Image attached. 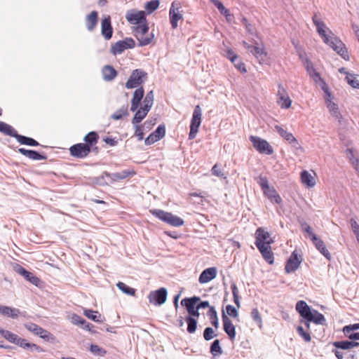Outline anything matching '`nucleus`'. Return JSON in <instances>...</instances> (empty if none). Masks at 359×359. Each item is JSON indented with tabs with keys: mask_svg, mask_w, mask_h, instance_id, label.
<instances>
[{
	"mask_svg": "<svg viewBox=\"0 0 359 359\" xmlns=\"http://www.w3.org/2000/svg\"><path fill=\"white\" fill-rule=\"evenodd\" d=\"M313 22L316 26L318 33L323 39V41L328 44L344 60H348L349 56L343 42L339 38L334 36V34H332V36H328L326 34V25L320 19L317 18L316 14H315L313 17Z\"/></svg>",
	"mask_w": 359,
	"mask_h": 359,
	"instance_id": "f257e3e1",
	"label": "nucleus"
},
{
	"mask_svg": "<svg viewBox=\"0 0 359 359\" xmlns=\"http://www.w3.org/2000/svg\"><path fill=\"white\" fill-rule=\"evenodd\" d=\"M296 310L304 320L300 322L304 323L307 331L310 330V323L317 325H325L326 319L325 316L317 310L311 309L304 301H298L296 304Z\"/></svg>",
	"mask_w": 359,
	"mask_h": 359,
	"instance_id": "f03ea898",
	"label": "nucleus"
},
{
	"mask_svg": "<svg viewBox=\"0 0 359 359\" xmlns=\"http://www.w3.org/2000/svg\"><path fill=\"white\" fill-rule=\"evenodd\" d=\"M150 212L156 217L173 226H181L184 223L182 218L171 212L158 209L151 210Z\"/></svg>",
	"mask_w": 359,
	"mask_h": 359,
	"instance_id": "7ed1b4c3",
	"label": "nucleus"
},
{
	"mask_svg": "<svg viewBox=\"0 0 359 359\" xmlns=\"http://www.w3.org/2000/svg\"><path fill=\"white\" fill-rule=\"evenodd\" d=\"M147 79V73L141 69H136L131 72L128 80L126 83L128 89L135 88L142 85Z\"/></svg>",
	"mask_w": 359,
	"mask_h": 359,
	"instance_id": "20e7f679",
	"label": "nucleus"
},
{
	"mask_svg": "<svg viewBox=\"0 0 359 359\" xmlns=\"http://www.w3.org/2000/svg\"><path fill=\"white\" fill-rule=\"evenodd\" d=\"M201 298L198 296L184 298L181 301V305L184 306L189 313L188 316L198 318L200 316L199 309L197 303L199 302Z\"/></svg>",
	"mask_w": 359,
	"mask_h": 359,
	"instance_id": "39448f33",
	"label": "nucleus"
},
{
	"mask_svg": "<svg viewBox=\"0 0 359 359\" xmlns=\"http://www.w3.org/2000/svg\"><path fill=\"white\" fill-rule=\"evenodd\" d=\"M250 140L253 144V147L261 154L271 155L273 153V147L269 143L259 137L250 136Z\"/></svg>",
	"mask_w": 359,
	"mask_h": 359,
	"instance_id": "423d86ee",
	"label": "nucleus"
},
{
	"mask_svg": "<svg viewBox=\"0 0 359 359\" xmlns=\"http://www.w3.org/2000/svg\"><path fill=\"white\" fill-rule=\"evenodd\" d=\"M244 47L248 49L259 61L260 64H264L267 62V53L264 50L263 46L262 47L255 45H250L245 41L243 42Z\"/></svg>",
	"mask_w": 359,
	"mask_h": 359,
	"instance_id": "0eeeda50",
	"label": "nucleus"
},
{
	"mask_svg": "<svg viewBox=\"0 0 359 359\" xmlns=\"http://www.w3.org/2000/svg\"><path fill=\"white\" fill-rule=\"evenodd\" d=\"M244 47L248 49L259 61L260 64H264L267 62V53L264 50L263 46L262 47L255 45H250L245 41L243 42Z\"/></svg>",
	"mask_w": 359,
	"mask_h": 359,
	"instance_id": "6e6552de",
	"label": "nucleus"
},
{
	"mask_svg": "<svg viewBox=\"0 0 359 359\" xmlns=\"http://www.w3.org/2000/svg\"><path fill=\"white\" fill-rule=\"evenodd\" d=\"M180 4L175 1L171 4L169 16L172 29H176L178 27V21L183 19L182 11H180Z\"/></svg>",
	"mask_w": 359,
	"mask_h": 359,
	"instance_id": "1a4fd4ad",
	"label": "nucleus"
},
{
	"mask_svg": "<svg viewBox=\"0 0 359 359\" xmlns=\"http://www.w3.org/2000/svg\"><path fill=\"white\" fill-rule=\"evenodd\" d=\"M167 290L164 287L151 291L149 295L148 299L150 303L154 304L155 305H161L164 304L167 299Z\"/></svg>",
	"mask_w": 359,
	"mask_h": 359,
	"instance_id": "9d476101",
	"label": "nucleus"
},
{
	"mask_svg": "<svg viewBox=\"0 0 359 359\" xmlns=\"http://www.w3.org/2000/svg\"><path fill=\"white\" fill-rule=\"evenodd\" d=\"M135 47V41L131 38L116 42L111 48V53L114 55L121 54L126 49Z\"/></svg>",
	"mask_w": 359,
	"mask_h": 359,
	"instance_id": "9b49d317",
	"label": "nucleus"
},
{
	"mask_svg": "<svg viewBox=\"0 0 359 359\" xmlns=\"http://www.w3.org/2000/svg\"><path fill=\"white\" fill-rule=\"evenodd\" d=\"M70 154L72 156L82 158L87 156L91 151L88 145L83 143H79L72 146L69 149Z\"/></svg>",
	"mask_w": 359,
	"mask_h": 359,
	"instance_id": "f8f14e48",
	"label": "nucleus"
},
{
	"mask_svg": "<svg viewBox=\"0 0 359 359\" xmlns=\"http://www.w3.org/2000/svg\"><path fill=\"white\" fill-rule=\"evenodd\" d=\"M302 259L298 257L296 251L292 252L290 258L287 259L285 270L287 273L295 271L299 266Z\"/></svg>",
	"mask_w": 359,
	"mask_h": 359,
	"instance_id": "ddd939ff",
	"label": "nucleus"
},
{
	"mask_svg": "<svg viewBox=\"0 0 359 359\" xmlns=\"http://www.w3.org/2000/svg\"><path fill=\"white\" fill-rule=\"evenodd\" d=\"M223 328L230 340L233 341L236 337V328L231 319L223 312L222 313Z\"/></svg>",
	"mask_w": 359,
	"mask_h": 359,
	"instance_id": "4468645a",
	"label": "nucleus"
},
{
	"mask_svg": "<svg viewBox=\"0 0 359 359\" xmlns=\"http://www.w3.org/2000/svg\"><path fill=\"white\" fill-rule=\"evenodd\" d=\"M256 241L255 245H262V244H271L273 241L269 238V233L262 228H258L255 233Z\"/></svg>",
	"mask_w": 359,
	"mask_h": 359,
	"instance_id": "2eb2a0df",
	"label": "nucleus"
},
{
	"mask_svg": "<svg viewBox=\"0 0 359 359\" xmlns=\"http://www.w3.org/2000/svg\"><path fill=\"white\" fill-rule=\"evenodd\" d=\"M126 19L131 24L137 25L141 22H146V17L144 11L128 12Z\"/></svg>",
	"mask_w": 359,
	"mask_h": 359,
	"instance_id": "dca6fc26",
	"label": "nucleus"
},
{
	"mask_svg": "<svg viewBox=\"0 0 359 359\" xmlns=\"http://www.w3.org/2000/svg\"><path fill=\"white\" fill-rule=\"evenodd\" d=\"M217 276V269L215 267H210L200 274L198 281L201 284L207 283L213 280Z\"/></svg>",
	"mask_w": 359,
	"mask_h": 359,
	"instance_id": "f3484780",
	"label": "nucleus"
},
{
	"mask_svg": "<svg viewBox=\"0 0 359 359\" xmlns=\"http://www.w3.org/2000/svg\"><path fill=\"white\" fill-rule=\"evenodd\" d=\"M312 242L322 255H323L328 260L331 259V255L320 238L317 236V235H312Z\"/></svg>",
	"mask_w": 359,
	"mask_h": 359,
	"instance_id": "a211bd4d",
	"label": "nucleus"
},
{
	"mask_svg": "<svg viewBox=\"0 0 359 359\" xmlns=\"http://www.w3.org/2000/svg\"><path fill=\"white\" fill-rule=\"evenodd\" d=\"M144 95V90L142 87L137 88L134 93L131 100L130 110L135 111L139 107L141 100H142Z\"/></svg>",
	"mask_w": 359,
	"mask_h": 359,
	"instance_id": "6ab92c4d",
	"label": "nucleus"
},
{
	"mask_svg": "<svg viewBox=\"0 0 359 359\" xmlns=\"http://www.w3.org/2000/svg\"><path fill=\"white\" fill-rule=\"evenodd\" d=\"M270 245L271 244H262V245H258L257 248L265 261L269 264H272L273 263V253L271 251Z\"/></svg>",
	"mask_w": 359,
	"mask_h": 359,
	"instance_id": "aec40b11",
	"label": "nucleus"
},
{
	"mask_svg": "<svg viewBox=\"0 0 359 359\" xmlns=\"http://www.w3.org/2000/svg\"><path fill=\"white\" fill-rule=\"evenodd\" d=\"M15 271L25 277V278L27 280H29L32 284L37 285L40 282V280L39 278L35 276L32 273L27 271L25 268L21 266L20 265H17L15 267Z\"/></svg>",
	"mask_w": 359,
	"mask_h": 359,
	"instance_id": "412c9836",
	"label": "nucleus"
},
{
	"mask_svg": "<svg viewBox=\"0 0 359 359\" xmlns=\"http://www.w3.org/2000/svg\"><path fill=\"white\" fill-rule=\"evenodd\" d=\"M18 152L32 160L40 161L47 159V156L45 154H40L34 150L20 148L18 149Z\"/></svg>",
	"mask_w": 359,
	"mask_h": 359,
	"instance_id": "4be33fe9",
	"label": "nucleus"
},
{
	"mask_svg": "<svg viewBox=\"0 0 359 359\" xmlns=\"http://www.w3.org/2000/svg\"><path fill=\"white\" fill-rule=\"evenodd\" d=\"M113 34V29L111 25L110 16H107L102 20V34L105 39L109 40Z\"/></svg>",
	"mask_w": 359,
	"mask_h": 359,
	"instance_id": "5701e85b",
	"label": "nucleus"
},
{
	"mask_svg": "<svg viewBox=\"0 0 359 359\" xmlns=\"http://www.w3.org/2000/svg\"><path fill=\"white\" fill-rule=\"evenodd\" d=\"M86 26L89 32H93L98 22V13L95 11H93L90 14L86 17Z\"/></svg>",
	"mask_w": 359,
	"mask_h": 359,
	"instance_id": "b1692460",
	"label": "nucleus"
},
{
	"mask_svg": "<svg viewBox=\"0 0 359 359\" xmlns=\"http://www.w3.org/2000/svg\"><path fill=\"white\" fill-rule=\"evenodd\" d=\"M202 111L199 105L196 106L191 121L190 128H196L198 130V128L201 123Z\"/></svg>",
	"mask_w": 359,
	"mask_h": 359,
	"instance_id": "393cba45",
	"label": "nucleus"
},
{
	"mask_svg": "<svg viewBox=\"0 0 359 359\" xmlns=\"http://www.w3.org/2000/svg\"><path fill=\"white\" fill-rule=\"evenodd\" d=\"M0 313L4 316L17 318L20 311L18 309L0 305Z\"/></svg>",
	"mask_w": 359,
	"mask_h": 359,
	"instance_id": "a878e982",
	"label": "nucleus"
},
{
	"mask_svg": "<svg viewBox=\"0 0 359 359\" xmlns=\"http://www.w3.org/2000/svg\"><path fill=\"white\" fill-rule=\"evenodd\" d=\"M102 75L104 81H111L115 79L117 72L112 66L105 65L102 69Z\"/></svg>",
	"mask_w": 359,
	"mask_h": 359,
	"instance_id": "bb28decb",
	"label": "nucleus"
},
{
	"mask_svg": "<svg viewBox=\"0 0 359 359\" xmlns=\"http://www.w3.org/2000/svg\"><path fill=\"white\" fill-rule=\"evenodd\" d=\"M263 191L264 195L271 199L272 202L277 204L281 203L282 199L273 187H269L267 189L263 190Z\"/></svg>",
	"mask_w": 359,
	"mask_h": 359,
	"instance_id": "cd10ccee",
	"label": "nucleus"
},
{
	"mask_svg": "<svg viewBox=\"0 0 359 359\" xmlns=\"http://www.w3.org/2000/svg\"><path fill=\"white\" fill-rule=\"evenodd\" d=\"M334 347L343 350H348L359 346V343L351 341H338L333 343Z\"/></svg>",
	"mask_w": 359,
	"mask_h": 359,
	"instance_id": "c85d7f7f",
	"label": "nucleus"
},
{
	"mask_svg": "<svg viewBox=\"0 0 359 359\" xmlns=\"http://www.w3.org/2000/svg\"><path fill=\"white\" fill-rule=\"evenodd\" d=\"M99 139V135L96 132L92 131L88 133L84 137V141L86 143H83L85 145L88 146V149L93 147V145L96 144Z\"/></svg>",
	"mask_w": 359,
	"mask_h": 359,
	"instance_id": "c756f323",
	"label": "nucleus"
},
{
	"mask_svg": "<svg viewBox=\"0 0 359 359\" xmlns=\"http://www.w3.org/2000/svg\"><path fill=\"white\" fill-rule=\"evenodd\" d=\"M0 132L15 138L18 135V132L11 126L3 121H0Z\"/></svg>",
	"mask_w": 359,
	"mask_h": 359,
	"instance_id": "7c9ffc66",
	"label": "nucleus"
},
{
	"mask_svg": "<svg viewBox=\"0 0 359 359\" xmlns=\"http://www.w3.org/2000/svg\"><path fill=\"white\" fill-rule=\"evenodd\" d=\"M15 139L21 144L32 146V147H36V146L39 145V143L34 139L22 135H19L18 133Z\"/></svg>",
	"mask_w": 359,
	"mask_h": 359,
	"instance_id": "2f4dec72",
	"label": "nucleus"
},
{
	"mask_svg": "<svg viewBox=\"0 0 359 359\" xmlns=\"http://www.w3.org/2000/svg\"><path fill=\"white\" fill-rule=\"evenodd\" d=\"M275 129L276 132L288 142L296 141V138L293 136V135L283 129L281 126H276Z\"/></svg>",
	"mask_w": 359,
	"mask_h": 359,
	"instance_id": "473e14b6",
	"label": "nucleus"
},
{
	"mask_svg": "<svg viewBox=\"0 0 359 359\" xmlns=\"http://www.w3.org/2000/svg\"><path fill=\"white\" fill-rule=\"evenodd\" d=\"M198 318L192 316H187L185 321L187 323V332L190 334L194 333L197 328Z\"/></svg>",
	"mask_w": 359,
	"mask_h": 359,
	"instance_id": "72a5a7b5",
	"label": "nucleus"
},
{
	"mask_svg": "<svg viewBox=\"0 0 359 359\" xmlns=\"http://www.w3.org/2000/svg\"><path fill=\"white\" fill-rule=\"evenodd\" d=\"M149 31V27L146 22H141L140 24H137V26L135 27V36L137 38L142 35H145L147 34Z\"/></svg>",
	"mask_w": 359,
	"mask_h": 359,
	"instance_id": "f704fd0d",
	"label": "nucleus"
},
{
	"mask_svg": "<svg viewBox=\"0 0 359 359\" xmlns=\"http://www.w3.org/2000/svg\"><path fill=\"white\" fill-rule=\"evenodd\" d=\"M302 182L308 187H312L315 185V181L312 175L309 172L304 170L301 173Z\"/></svg>",
	"mask_w": 359,
	"mask_h": 359,
	"instance_id": "c9c22d12",
	"label": "nucleus"
},
{
	"mask_svg": "<svg viewBox=\"0 0 359 359\" xmlns=\"http://www.w3.org/2000/svg\"><path fill=\"white\" fill-rule=\"evenodd\" d=\"M210 352L213 357H217L222 353L223 351L220 346L219 339H215L213 341L210 348Z\"/></svg>",
	"mask_w": 359,
	"mask_h": 359,
	"instance_id": "e433bc0d",
	"label": "nucleus"
},
{
	"mask_svg": "<svg viewBox=\"0 0 359 359\" xmlns=\"http://www.w3.org/2000/svg\"><path fill=\"white\" fill-rule=\"evenodd\" d=\"M84 315L95 322H102V316L98 311L86 309L84 310Z\"/></svg>",
	"mask_w": 359,
	"mask_h": 359,
	"instance_id": "4c0bfd02",
	"label": "nucleus"
},
{
	"mask_svg": "<svg viewBox=\"0 0 359 359\" xmlns=\"http://www.w3.org/2000/svg\"><path fill=\"white\" fill-rule=\"evenodd\" d=\"M15 344L24 348H34V350H36L37 351H41V348L36 344L28 343L26 339H21L20 337H18Z\"/></svg>",
	"mask_w": 359,
	"mask_h": 359,
	"instance_id": "58836bf2",
	"label": "nucleus"
},
{
	"mask_svg": "<svg viewBox=\"0 0 359 359\" xmlns=\"http://www.w3.org/2000/svg\"><path fill=\"white\" fill-rule=\"evenodd\" d=\"M128 104L123 105L121 109L115 111L113 114H111V118L114 120H120L124 116L128 114Z\"/></svg>",
	"mask_w": 359,
	"mask_h": 359,
	"instance_id": "ea45409f",
	"label": "nucleus"
},
{
	"mask_svg": "<svg viewBox=\"0 0 359 359\" xmlns=\"http://www.w3.org/2000/svg\"><path fill=\"white\" fill-rule=\"evenodd\" d=\"M208 316H209L211 324L217 329L219 327V321L217 318V313L216 310L213 306H211L208 312Z\"/></svg>",
	"mask_w": 359,
	"mask_h": 359,
	"instance_id": "a19ab883",
	"label": "nucleus"
},
{
	"mask_svg": "<svg viewBox=\"0 0 359 359\" xmlns=\"http://www.w3.org/2000/svg\"><path fill=\"white\" fill-rule=\"evenodd\" d=\"M154 39V34L151 33L149 35H142L137 38V41H139V46H147L152 43Z\"/></svg>",
	"mask_w": 359,
	"mask_h": 359,
	"instance_id": "79ce46f5",
	"label": "nucleus"
},
{
	"mask_svg": "<svg viewBox=\"0 0 359 359\" xmlns=\"http://www.w3.org/2000/svg\"><path fill=\"white\" fill-rule=\"evenodd\" d=\"M116 286L120 290H121L123 293H125L126 294H128L130 296H134L135 294L136 290L134 288H132V287L128 286L124 283L118 282L116 284Z\"/></svg>",
	"mask_w": 359,
	"mask_h": 359,
	"instance_id": "37998d69",
	"label": "nucleus"
},
{
	"mask_svg": "<svg viewBox=\"0 0 359 359\" xmlns=\"http://www.w3.org/2000/svg\"><path fill=\"white\" fill-rule=\"evenodd\" d=\"M327 108L329 109V110H330V113L332 114V115L334 118L338 119L339 121H340L341 119L342 118V116L341 115L340 112L339 111L337 105L335 103L330 102L327 104Z\"/></svg>",
	"mask_w": 359,
	"mask_h": 359,
	"instance_id": "c03bdc74",
	"label": "nucleus"
},
{
	"mask_svg": "<svg viewBox=\"0 0 359 359\" xmlns=\"http://www.w3.org/2000/svg\"><path fill=\"white\" fill-rule=\"evenodd\" d=\"M1 334L6 339H7L10 342H12V343H14V344L16 343V341H17V340L18 339V335L12 333L11 332H10L8 330H1Z\"/></svg>",
	"mask_w": 359,
	"mask_h": 359,
	"instance_id": "a18cd8bd",
	"label": "nucleus"
},
{
	"mask_svg": "<svg viewBox=\"0 0 359 359\" xmlns=\"http://www.w3.org/2000/svg\"><path fill=\"white\" fill-rule=\"evenodd\" d=\"M277 102L281 108L288 109L291 106L292 100L288 95H285L278 98Z\"/></svg>",
	"mask_w": 359,
	"mask_h": 359,
	"instance_id": "49530a36",
	"label": "nucleus"
},
{
	"mask_svg": "<svg viewBox=\"0 0 359 359\" xmlns=\"http://www.w3.org/2000/svg\"><path fill=\"white\" fill-rule=\"evenodd\" d=\"M233 297V302L236 304V305L238 306V308H240L241 306V302H240V297L238 295V289L236 286V285L233 283L231 285Z\"/></svg>",
	"mask_w": 359,
	"mask_h": 359,
	"instance_id": "de8ad7c7",
	"label": "nucleus"
},
{
	"mask_svg": "<svg viewBox=\"0 0 359 359\" xmlns=\"http://www.w3.org/2000/svg\"><path fill=\"white\" fill-rule=\"evenodd\" d=\"M159 4V0H152L148 1L145 5V9L147 11L148 13H151L158 8Z\"/></svg>",
	"mask_w": 359,
	"mask_h": 359,
	"instance_id": "09e8293b",
	"label": "nucleus"
},
{
	"mask_svg": "<svg viewBox=\"0 0 359 359\" xmlns=\"http://www.w3.org/2000/svg\"><path fill=\"white\" fill-rule=\"evenodd\" d=\"M251 317L252 320L259 326L262 327V320L259 311L257 308H255L251 311Z\"/></svg>",
	"mask_w": 359,
	"mask_h": 359,
	"instance_id": "8fccbe9b",
	"label": "nucleus"
},
{
	"mask_svg": "<svg viewBox=\"0 0 359 359\" xmlns=\"http://www.w3.org/2000/svg\"><path fill=\"white\" fill-rule=\"evenodd\" d=\"M152 134L156 137L158 140H160L165 136V128L164 125H159Z\"/></svg>",
	"mask_w": 359,
	"mask_h": 359,
	"instance_id": "3c124183",
	"label": "nucleus"
},
{
	"mask_svg": "<svg viewBox=\"0 0 359 359\" xmlns=\"http://www.w3.org/2000/svg\"><path fill=\"white\" fill-rule=\"evenodd\" d=\"M147 116V114H144V112L142 111L140 109L137 110L132 120V123L134 125H137L139 123H140L144 117Z\"/></svg>",
	"mask_w": 359,
	"mask_h": 359,
	"instance_id": "603ef678",
	"label": "nucleus"
},
{
	"mask_svg": "<svg viewBox=\"0 0 359 359\" xmlns=\"http://www.w3.org/2000/svg\"><path fill=\"white\" fill-rule=\"evenodd\" d=\"M217 334H215V331L210 327H206L203 331V338L206 341H210Z\"/></svg>",
	"mask_w": 359,
	"mask_h": 359,
	"instance_id": "864d4df0",
	"label": "nucleus"
},
{
	"mask_svg": "<svg viewBox=\"0 0 359 359\" xmlns=\"http://www.w3.org/2000/svg\"><path fill=\"white\" fill-rule=\"evenodd\" d=\"M38 336H39L41 338L49 341L50 339H53V334L49 332L48 331L43 329L40 327L39 332H37Z\"/></svg>",
	"mask_w": 359,
	"mask_h": 359,
	"instance_id": "5fc2aeb1",
	"label": "nucleus"
},
{
	"mask_svg": "<svg viewBox=\"0 0 359 359\" xmlns=\"http://www.w3.org/2000/svg\"><path fill=\"white\" fill-rule=\"evenodd\" d=\"M297 332L304 339L305 341H311V337L310 336V334L308 332H306L302 326H298L297 327Z\"/></svg>",
	"mask_w": 359,
	"mask_h": 359,
	"instance_id": "6e6d98bb",
	"label": "nucleus"
},
{
	"mask_svg": "<svg viewBox=\"0 0 359 359\" xmlns=\"http://www.w3.org/2000/svg\"><path fill=\"white\" fill-rule=\"evenodd\" d=\"M348 83L354 88H359V81L353 75L348 74L346 77Z\"/></svg>",
	"mask_w": 359,
	"mask_h": 359,
	"instance_id": "4d7b16f0",
	"label": "nucleus"
},
{
	"mask_svg": "<svg viewBox=\"0 0 359 359\" xmlns=\"http://www.w3.org/2000/svg\"><path fill=\"white\" fill-rule=\"evenodd\" d=\"M70 319L71 322L74 325H83L86 323V320L76 313H73Z\"/></svg>",
	"mask_w": 359,
	"mask_h": 359,
	"instance_id": "13d9d810",
	"label": "nucleus"
},
{
	"mask_svg": "<svg viewBox=\"0 0 359 359\" xmlns=\"http://www.w3.org/2000/svg\"><path fill=\"white\" fill-rule=\"evenodd\" d=\"M358 329H359V323L346 325L343 328V332L345 335H348V334H349L350 332L357 330Z\"/></svg>",
	"mask_w": 359,
	"mask_h": 359,
	"instance_id": "bf43d9fd",
	"label": "nucleus"
},
{
	"mask_svg": "<svg viewBox=\"0 0 359 359\" xmlns=\"http://www.w3.org/2000/svg\"><path fill=\"white\" fill-rule=\"evenodd\" d=\"M90 351L93 354L104 355L106 353V351H104L103 348H100L97 345L92 344L90 348Z\"/></svg>",
	"mask_w": 359,
	"mask_h": 359,
	"instance_id": "052dcab7",
	"label": "nucleus"
},
{
	"mask_svg": "<svg viewBox=\"0 0 359 359\" xmlns=\"http://www.w3.org/2000/svg\"><path fill=\"white\" fill-rule=\"evenodd\" d=\"M226 310L227 314L233 318H237L238 316V310L233 306L232 305H227L226 306Z\"/></svg>",
	"mask_w": 359,
	"mask_h": 359,
	"instance_id": "680f3d73",
	"label": "nucleus"
},
{
	"mask_svg": "<svg viewBox=\"0 0 359 359\" xmlns=\"http://www.w3.org/2000/svg\"><path fill=\"white\" fill-rule=\"evenodd\" d=\"M211 171H212V175H214L217 177L226 178L224 173L222 172V170L220 169V166L217 163H216L213 165Z\"/></svg>",
	"mask_w": 359,
	"mask_h": 359,
	"instance_id": "e2e57ef3",
	"label": "nucleus"
},
{
	"mask_svg": "<svg viewBox=\"0 0 359 359\" xmlns=\"http://www.w3.org/2000/svg\"><path fill=\"white\" fill-rule=\"evenodd\" d=\"M25 327L26 329H27L29 331L34 333L35 334H37V332L39 330L40 327L34 323H27L25 325Z\"/></svg>",
	"mask_w": 359,
	"mask_h": 359,
	"instance_id": "0e129e2a",
	"label": "nucleus"
},
{
	"mask_svg": "<svg viewBox=\"0 0 359 359\" xmlns=\"http://www.w3.org/2000/svg\"><path fill=\"white\" fill-rule=\"evenodd\" d=\"M258 183L262 190H264L269 187L268 180L266 177L260 176L259 177Z\"/></svg>",
	"mask_w": 359,
	"mask_h": 359,
	"instance_id": "69168bd1",
	"label": "nucleus"
},
{
	"mask_svg": "<svg viewBox=\"0 0 359 359\" xmlns=\"http://www.w3.org/2000/svg\"><path fill=\"white\" fill-rule=\"evenodd\" d=\"M135 135L138 137V140L141 141L144 138L143 128L142 126L135 125Z\"/></svg>",
	"mask_w": 359,
	"mask_h": 359,
	"instance_id": "338daca9",
	"label": "nucleus"
},
{
	"mask_svg": "<svg viewBox=\"0 0 359 359\" xmlns=\"http://www.w3.org/2000/svg\"><path fill=\"white\" fill-rule=\"evenodd\" d=\"M154 99V92H153V90H151L147 93V95L143 100V102L149 103V104H153Z\"/></svg>",
	"mask_w": 359,
	"mask_h": 359,
	"instance_id": "774afa93",
	"label": "nucleus"
}]
</instances>
